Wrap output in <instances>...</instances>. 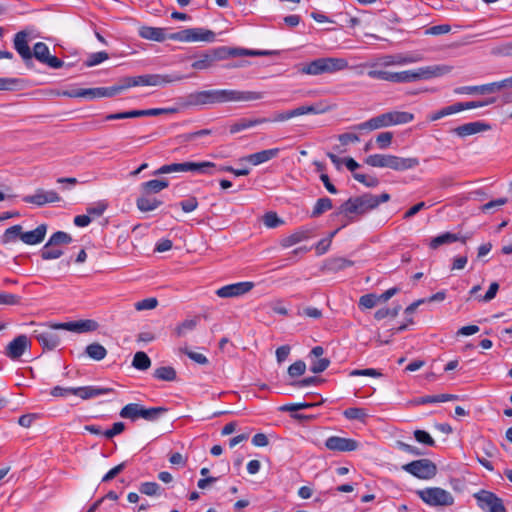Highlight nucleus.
Instances as JSON below:
<instances>
[{
    "mask_svg": "<svg viewBox=\"0 0 512 512\" xmlns=\"http://www.w3.org/2000/svg\"><path fill=\"white\" fill-rule=\"evenodd\" d=\"M264 97L263 92L241 91L235 89H212L194 92L189 95L193 105L223 104L229 102H251Z\"/></svg>",
    "mask_w": 512,
    "mask_h": 512,
    "instance_id": "f257e3e1",
    "label": "nucleus"
},
{
    "mask_svg": "<svg viewBox=\"0 0 512 512\" xmlns=\"http://www.w3.org/2000/svg\"><path fill=\"white\" fill-rule=\"evenodd\" d=\"M138 34L143 39L152 40L156 42H163L167 38L182 42H213L216 36L213 31L204 28H188L179 32L172 33L169 36H167L166 29L151 26L140 27Z\"/></svg>",
    "mask_w": 512,
    "mask_h": 512,
    "instance_id": "f03ea898",
    "label": "nucleus"
},
{
    "mask_svg": "<svg viewBox=\"0 0 512 512\" xmlns=\"http://www.w3.org/2000/svg\"><path fill=\"white\" fill-rule=\"evenodd\" d=\"M327 109L321 107V104L318 105H302L292 110L277 112L274 114L273 118H240L232 125H230L229 131L231 134L238 133L242 130L249 129L251 127L261 125L268 122H283L289 120L293 117L306 115V114H321L326 112Z\"/></svg>",
    "mask_w": 512,
    "mask_h": 512,
    "instance_id": "7ed1b4c3",
    "label": "nucleus"
},
{
    "mask_svg": "<svg viewBox=\"0 0 512 512\" xmlns=\"http://www.w3.org/2000/svg\"><path fill=\"white\" fill-rule=\"evenodd\" d=\"M376 208L377 202L374 199V195L364 193L359 196L350 197L342 203L335 215H343L347 218V223H353L357 220V217H361Z\"/></svg>",
    "mask_w": 512,
    "mask_h": 512,
    "instance_id": "20e7f679",
    "label": "nucleus"
},
{
    "mask_svg": "<svg viewBox=\"0 0 512 512\" xmlns=\"http://www.w3.org/2000/svg\"><path fill=\"white\" fill-rule=\"evenodd\" d=\"M348 68V62L344 58L322 57L309 63L302 64L299 72L308 75H321L335 73Z\"/></svg>",
    "mask_w": 512,
    "mask_h": 512,
    "instance_id": "39448f33",
    "label": "nucleus"
},
{
    "mask_svg": "<svg viewBox=\"0 0 512 512\" xmlns=\"http://www.w3.org/2000/svg\"><path fill=\"white\" fill-rule=\"evenodd\" d=\"M168 411L165 407H150L146 408L138 403H129L125 405L119 415L124 419L136 421L139 418H143L147 421H156L160 416Z\"/></svg>",
    "mask_w": 512,
    "mask_h": 512,
    "instance_id": "423d86ee",
    "label": "nucleus"
},
{
    "mask_svg": "<svg viewBox=\"0 0 512 512\" xmlns=\"http://www.w3.org/2000/svg\"><path fill=\"white\" fill-rule=\"evenodd\" d=\"M416 494L429 506H450L454 503L452 494L440 487H429L417 490Z\"/></svg>",
    "mask_w": 512,
    "mask_h": 512,
    "instance_id": "0eeeda50",
    "label": "nucleus"
},
{
    "mask_svg": "<svg viewBox=\"0 0 512 512\" xmlns=\"http://www.w3.org/2000/svg\"><path fill=\"white\" fill-rule=\"evenodd\" d=\"M402 469L412 476L422 480L434 478L438 471L436 464L427 458L411 461L403 465Z\"/></svg>",
    "mask_w": 512,
    "mask_h": 512,
    "instance_id": "6e6552de",
    "label": "nucleus"
},
{
    "mask_svg": "<svg viewBox=\"0 0 512 512\" xmlns=\"http://www.w3.org/2000/svg\"><path fill=\"white\" fill-rule=\"evenodd\" d=\"M54 324H42L32 333V337L39 342L44 351H52L60 344V336L52 327Z\"/></svg>",
    "mask_w": 512,
    "mask_h": 512,
    "instance_id": "1a4fd4ad",
    "label": "nucleus"
},
{
    "mask_svg": "<svg viewBox=\"0 0 512 512\" xmlns=\"http://www.w3.org/2000/svg\"><path fill=\"white\" fill-rule=\"evenodd\" d=\"M473 496L484 512H506L503 500L491 491L482 489Z\"/></svg>",
    "mask_w": 512,
    "mask_h": 512,
    "instance_id": "9d476101",
    "label": "nucleus"
},
{
    "mask_svg": "<svg viewBox=\"0 0 512 512\" xmlns=\"http://www.w3.org/2000/svg\"><path fill=\"white\" fill-rule=\"evenodd\" d=\"M195 60L191 67L195 70H207L216 65L217 62L224 60L223 48H211L194 56Z\"/></svg>",
    "mask_w": 512,
    "mask_h": 512,
    "instance_id": "9b49d317",
    "label": "nucleus"
},
{
    "mask_svg": "<svg viewBox=\"0 0 512 512\" xmlns=\"http://www.w3.org/2000/svg\"><path fill=\"white\" fill-rule=\"evenodd\" d=\"M181 74H143L134 76L136 86H163L185 79Z\"/></svg>",
    "mask_w": 512,
    "mask_h": 512,
    "instance_id": "f8f14e48",
    "label": "nucleus"
},
{
    "mask_svg": "<svg viewBox=\"0 0 512 512\" xmlns=\"http://www.w3.org/2000/svg\"><path fill=\"white\" fill-rule=\"evenodd\" d=\"M216 164L210 161L174 163L175 172H193L201 175H214Z\"/></svg>",
    "mask_w": 512,
    "mask_h": 512,
    "instance_id": "ddd939ff",
    "label": "nucleus"
},
{
    "mask_svg": "<svg viewBox=\"0 0 512 512\" xmlns=\"http://www.w3.org/2000/svg\"><path fill=\"white\" fill-rule=\"evenodd\" d=\"M52 327L75 333H87L96 331L99 328V324L97 321L92 319H83L78 321L55 323Z\"/></svg>",
    "mask_w": 512,
    "mask_h": 512,
    "instance_id": "4468645a",
    "label": "nucleus"
},
{
    "mask_svg": "<svg viewBox=\"0 0 512 512\" xmlns=\"http://www.w3.org/2000/svg\"><path fill=\"white\" fill-rule=\"evenodd\" d=\"M14 48L23 59L25 65L30 68L33 65L32 62V50L28 45V33L26 31H20L14 36Z\"/></svg>",
    "mask_w": 512,
    "mask_h": 512,
    "instance_id": "2eb2a0df",
    "label": "nucleus"
},
{
    "mask_svg": "<svg viewBox=\"0 0 512 512\" xmlns=\"http://www.w3.org/2000/svg\"><path fill=\"white\" fill-rule=\"evenodd\" d=\"M254 287L253 282H238L223 286L216 290V295L220 298L239 297L248 293Z\"/></svg>",
    "mask_w": 512,
    "mask_h": 512,
    "instance_id": "dca6fc26",
    "label": "nucleus"
},
{
    "mask_svg": "<svg viewBox=\"0 0 512 512\" xmlns=\"http://www.w3.org/2000/svg\"><path fill=\"white\" fill-rule=\"evenodd\" d=\"M325 446L331 451L350 452L358 449L359 443L351 438L330 436L326 439Z\"/></svg>",
    "mask_w": 512,
    "mask_h": 512,
    "instance_id": "f3484780",
    "label": "nucleus"
},
{
    "mask_svg": "<svg viewBox=\"0 0 512 512\" xmlns=\"http://www.w3.org/2000/svg\"><path fill=\"white\" fill-rule=\"evenodd\" d=\"M61 197L53 190L46 191L44 189H37L33 195L23 197L25 203L34 204L36 206H43L47 203L59 202Z\"/></svg>",
    "mask_w": 512,
    "mask_h": 512,
    "instance_id": "a211bd4d",
    "label": "nucleus"
},
{
    "mask_svg": "<svg viewBox=\"0 0 512 512\" xmlns=\"http://www.w3.org/2000/svg\"><path fill=\"white\" fill-rule=\"evenodd\" d=\"M413 71L414 82L418 80H428L435 77L443 76L451 71V67L446 65H432L420 67Z\"/></svg>",
    "mask_w": 512,
    "mask_h": 512,
    "instance_id": "6ab92c4d",
    "label": "nucleus"
},
{
    "mask_svg": "<svg viewBox=\"0 0 512 512\" xmlns=\"http://www.w3.org/2000/svg\"><path fill=\"white\" fill-rule=\"evenodd\" d=\"M29 346L28 337L24 334L18 335L7 345L5 355L12 360L19 359Z\"/></svg>",
    "mask_w": 512,
    "mask_h": 512,
    "instance_id": "aec40b11",
    "label": "nucleus"
},
{
    "mask_svg": "<svg viewBox=\"0 0 512 512\" xmlns=\"http://www.w3.org/2000/svg\"><path fill=\"white\" fill-rule=\"evenodd\" d=\"M75 392L76 396L80 397L83 400H89L102 395L116 394V391L113 388L99 386L76 387Z\"/></svg>",
    "mask_w": 512,
    "mask_h": 512,
    "instance_id": "412c9836",
    "label": "nucleus"
},
{
    "mask_svg": "<svg viewBox=\"0 0 512 512\" xmlns=\"http://www.w3.org/2000/svg\"><path fill=\"white\" fill-rule=\"evenodd\" d=\"M491 126L487 123L476 121V122H469L465 123L463 125H460L452 130L453 133H455L459 137H466L473 134H477L483 131L490 130Z\"/></svg>",
    "mask_w": 512,
    "mask_h": 512,
    "instance_id": "4be33fe9",
    "label": "nucleus"
},
{
    "mask_svg": "<svg viewBox=\"0 0 512 512\" xmlns=\"http://www.w3.org/2000/svg\"><path fill=\"white\" fill-rule=\"evenodd\" d=\"M280 152L279 148H272L267 150H262L253 154H249L243 157L241 160L249 162L250 164L257 166L262 163H265L273 158H276Z\"/></svg>",
    "mask_w": 512,
    "mask_h": 512,
    "instance_id": "5701e85b",
    "label": "nucleus"
},
{
    "mask_svg": "<svg viewBox=\"0 0 512 512\" xmlns=\"http://www.w3.org/2000/svg\"><path fill=\"white\" fill-rule=\"evenodd\" d=\"M224 50V60L230 57H240V56H268L275 54L274 51L268 50H251L244 48H228L225 46H221Z\"/></svg>",
    "mask_w": 512,
    "mask_h": 512,
    "instance_id": "b1692460",
    "label": "nucleus"
},
{
    "mask_svg": "<svg viewBox=\"0 0 512 512\" xmlns=\"http://www.w3.org/2000/svg\"><path fill=\"white\" fill-rule=\"evenodd\" d=\"M162 204L163 202L154 195L142 192H140V195L136 199V207L138 210L145 213L156 210Z\"/></svg>",
    "mask_w": 512,
    "mask_h": 512,
    "instance_id": "393cba45",
    "label": "nucleus"
},
{
    "mask_svg": "<svg viewBox=\"0 0 512 512\" xmlns=\"http://www.w3.org/2000/svg\"><path fill=\"white\" fill-rule=\"evenodd\" d=\"M419 165V159L416 157H399L396 155H391L390 159V169L395 171H405L409 169H413Z\"/></svg>",
    "mask_w": 512,
    "mask_h": 512,
    "instance_id": "a878e982",
    "label": "nucleus"
},
{
    "mask_svg": "<svg viewBox=\"0 0 512 512\" xmlns=\"http://www.w3.org/2000/svg\"><path fill=\"white\" fill-rule=\"evenodd\" d=\"M47 225L41 224L32 231L23 232L21 234V241L27 245H36L41 243L46 235Z\"/></svg>",
    "mask_w": 512,
    "mask_h": 512,
    "instance_id": "bb28decb",
    "label": "nucleus"
},
{
    "mask_svg": "<svg viewBox=\"0 0 512 512\" xmlns=\"http://www.w3.org/2000/svg\"><path fill=\"white\" fill-rule=\"evenodd\" d=\"M353 265H354V262L345 257H332L325 261L323 270L331 272V273H338V272H340L348 267H351Z\"/></svg>",
    "mask_w": 512,
    "mask_h": 512,
    "instance_id": "cd10ccee",
    "label": "nucleus"
},
{
    "mask_svg": "<svg viewBox=\"0 0 512 512\" xmlns=\"http://www.w3.org/2000/svg\"><path fill=\"white\" fill-rule=\"evenodd\" d=\"M169 186L167 179H152L140 184L139 190L145 194H157Z\"/></svg>",
    "mask_w": 512,
    "mask_h": 512,
    "instance_id": "c85d7f7f",
    "label": "nucleus"
},
{
    "mask_svg": "<svg viewBox=\"0 0 512 512\" xmlns=\"http://www.w3.org/2000/svg\"><path fill=\"white\" fill-rule=\"evenodd\" d=\"M311 236V231L309 229H299L292 233L289 236H286L280 240V245L283 248L291 247L297 243H300L304 240L309 239Z\"/></svg>",
    "mask_w": 512,
    "mask_h": 512,
    "instance_id": "c756f323",
    "label": "nucleus"
},
{
    "mask_svg": "<svg viewBox=\"0 0 512 512\" xmlns=\"http://www.w3.org/2000/svg\"><path fill=\"white\" fill-rule=\"evenodd\" d=\"M460 239V235L451 232H445L430 239L428 245L431 249H438L442 245L454 243Z\"/></svg>",
    "mask_w": 512,
    "mask_h": 512,
    "instance_id": "7c9ffc66",
    "label": "nucleus"
},
{
    "mask_svg": "<svg viewBox=\"0 0 512 512\" xmlns=\"http://www.w3.org/2000/svg\"><path fill=\"white\" fill-rule=\"evenodd\" d=\"M390 126L407 124L414 120V114L405 111L386 112Z\"/></svg>",
    "mask_w": 512,
    "mask_h": 512,
    "instance_id": "2f4dec72",
    "label": "nucleus"
},
{
    "mask_svg": "<svg viewBox=\"0 0 512 512\" xmlns=\"http://www.w3.org/2000/svg\"><path fill=\"white\" fill-rule=\"evenodd\" d=\"M390 154H372L365 159V163L371 167L389 168Z\"/></svg>",
    "mask_w": 512,
    "mask_h": 512,
    "instance_id": "473e14b6",
    "label": "nucleus"
},
{
    "mask_svg": "<svg viewBox=\"0 0 512 512\" xmlns=\"http://www.w3.org/2000/svg\"><path fill=\"white\" fill-rule=\"evenodd\" d=\"M367 75L371 79L397 83L398 72H391L382 69H371L367 72Z\"/></svg>",
    "mask_w": 512,
    "mask_h": 512,
    "instance_id": "72a5a7b5",
    "label": "nucleus"
},
{
    "mask_svg": "<svg viewBox=\"0 0 512 512\" xmlns=\"http://www.w3.org/2000/svg\"><path fill=\"white\" fill-rule=\"evenodd\" d=\"M85 353L91 359H93L95 361H101L106 357L107 350L103 345L95 342V343L89 344L86 347Z\"/></svg>",
    "mask_w": 512,
    "mask_h": 512,
    "instance_id": "f704fd0d",
    "label": "nucleus"
},
{
    "mask_svg": "<svg viewBox=\"0 0 512 512\" xmlns=\"http://www.w3.org/2000/svg\"><path fill=\"white\" fill-rule=\"evenodd\" d=\"M153 376L158 380L171 382L176 380L177 373L171 366H162L155 369Z\"/></svg>",
    "mask_w": 512,
    "mask_h": 512,
    "instance_id": "c9c22d12",
    "label": "nucleus"
},
{
    "mask_svg": "<svg viewBox=\"0 0 512 512\" xmlns=\"http://www.w3.org/2000/svg\"><path fill=\"white\" fill-rule=\"evenodd\" d=\"M332 207H333V203L330 198H328V197L319 198L313 207L311 217L317 218V217L321 216L323 213H325L326 211L332 209Z\"/></svg>",
    "mask_w": 512,
    "mask_h": 512,
    "instance_id": "e433bc0d",
    "label": "nucleus"
},
{
    "mask_svg": "<svg viewBox=\"0 0 512 512\" xmlns=\"http://www.w3.org/2000/svg\"><path fill=\"white\" fill-rule=\"evenodd\" d=\"M343 415L348 420H358L362 423H365L368 417L367 410L359 407L347 408L344 410Z\"/></svg>",
    "mask_w": 512,
    "mask_h": 512,
    "instance_id": "4c0bfd02",
    "label": "nucleus"
},
{
    "mask_svg": "<svg viewBox=\"0 0 512 512\" xmlns=\"http://www.w3.org/2000/svg\"><path fill=\"white\" fill-rule=\"evenodd\" d=\"M132 366L138 370L145 371L151 366V360L145 352L139 351L133 357Z\"/></svg>",
    "mask_w": 512,
    "mask_h": 512,
    "instance_id": "58836bf2",
    "label": "nucleus"
},
{
    "mask_svg": "<svg viewBox=\"0 0 512 512\" xmlns=\"http://www.w3.org/2000/svg\"><path fill=\"white\" fill-rule=\"evenodd\" d=\"M377 66L380 67H390V66H401L400 61V53L385 55L378 59V61L371 65L373 69H376Z\"/></svg>",
    "mask_w": 512,
    "mask_h": 512,
    "instance_id": "ea45409f",
    "label": "nucleus"
},
{
    "mask_svg": "<svg viewBox=\"0 0 512 512\" xmlns=\"http://www.w3.org/2000/svg\"><path fill=\"white\" fill-rule=\"evenodd\" d=\"M72 242V237L70 234L63 232V231H57L53 233L49 240H48V246H59V245H67Z\"/></svg>",
    "mask_w": 512,
    "mask_h": 512,
    "instance_id": "a19ab883",
    "label": "nucleus"
},
{
    "mask_svg": "<svg viewBox=\"0 0 512 512\" xmlns=\"http://www.w3.org/2000/svg\"><path fill=\"white\" fill-rule=\"evenodd\" d=\"M63 253V250L58 248V246H48V243H46L40 251V255L43 260L58 259L63 255Z\"/></svg>",
    "mask_w": 512,
    "mask_h": 512,
    "instance_id": "79ce46f5",
    "label": "nucleus"
},
{
    "mask_svg": "<svg viewBox=\"0 0 512 512\" xmlns=\"http://www.w3.org/2000/svg\"><path fill=\"white\" fill-rule=\"evenodd\" d=\"M139 492L147 496H158L163 490L156 482H143L139 485Z\"/></svg>",
    "mask_w": 512,
    "mask_h": 512,
    "instance_id": "37998d69",
    "label": "nucleus"
},
{
    "mask_svg": "<svg viewBox=\"0 0 512 512\" xmlns=\"http://www.w3.org/2000/svg\"><path fill=\"white\" fill-rule=\"evenodd\" d=\"M21 234H23L21 225L11 226L5 230L2 241L3 243L15 242L17 238L21 239Z\"/></svg>",
    "mask_w": 512,
    "mask_h": 512,
    "instance_id": "c03bdc74",
    "label": "nucleus"
},
{
    "mask_svg": "<svg viewBox=\"0 0 512 512\" xmlns=\"http://www.w3.org/2000/svg\"><path fill=\"white\" fill-rule=\"evenodd\" d=\"M50 55L48 46L43 42H37L32 51V57H35L38 61H43Z\"/></svg>",
    "mask_w": 512,
    "mask_h": 512,
    "instance_id": "a18cd8bd",
    "label": "nucleus"
},
{
    "mask_svg": "<svg viewBox=\"0 0 512 512\" xmlns=\"http://www.w3.org/2000/svg\"><path fill=\"white\" fill-rule=\"evenodd\" d=\"M330 365V360L328 358H312L310 371L314 374L322 373L325 371Z\"/></svg>",
    "mask_w": 512,
    "mask_h": 512,
    "instance_id": "49530a36",
    "label": "nucleus"
},
{
    "mask_svg": "<svg viewBox=\"0 0 512 512\" xmlns=\"http://www.w3.org/2000/svg\"><path fill=\"white\" fill-rule=\"evenodd\" d=\"M109 58V55L105 51H100L96 53H92L88 56V58L84 62L85 67H93L96 66L103 61L107 60Z\"/></svg>",
    "mask_w": 512,
    "mask_h": 512,
    "instance_id": "de8ad7c7",
    "label": "nucleus"
},
{
    "mask_svg": "<svg viewBox=\"0 0 512 512\" xmlns=\"http://www.w3.org/2000/svg\"><path fill=\"white\" fill-rule=\"evenodd\" d=\"M197 319H186L182 323H180L176 329L175 333L178 337L184 336L188 331H192L197 325Z\"/></svg>",
    "mask_w": 512,
    "mask_h": 512,
    "instance_id": "09e8293b",
    "label": "nucleus"
},
{
    "mask_svg": "<svg viewBox=\"0 0 512 512\" xmlns=\"http://www.w3.org/2000/svg\"><path fill=\"white\" fill-rule=\"evenodd\" d=\"M353 178L356 181L365 185L366 187H370V188H374V187L378 186V184H379V180L375 176H368V175L361 174V173H353Z\"/></svg>",
    "mask_w": 512,
    "mask_h": 512,
    "instance_id": "8fccbe9b",
    "label": "nucleus"
},
{
    "mask_svg": "<svg viewBox=\"0 0 512 512\" xmlns=\"http://www.w3.org/2000/svg\"><path fill=\"white\" fill-rule=\"evenodd\" d=\"M401 309V306L400 305H397L396 307L390 309V308H381V309H378L375 314H374V317L376 320H382V319H385L386 317L390 316L392 318L396 317L399 313Z\"/></svg>",
    "mask_w": 512,
    "mask_h": 512,
    "instance_id": "3c124183",
    "label": "nucleus"
},
{
    "mask_svg": "<svg viewBox=\"0 0 512 512\" xmlns=\"http://www.w3.org/2000/svg\"><path fill=\"white\" fill-rule=\"evenodd\" d=\"M414 437L419 443L425 444L427 446L434 447L436 445L435 440L425 430H415Z\"/></svg>",
    "mask_w": 512,
    "mask_h": 512,
    "instance_id": "603ef678",
    "label": "nucleus"
},
{
    "mask_svg": "<svg viewBox=\"0 0 512 512\" xmlns=\"http://www.w3.org/2000/svg\"><path fill=\"white\" fill-rule=\"evenodd\" d=\"M158 305V300L154 297L145 298L143 300H140L134 304V307L137 311L142 310H151L156 308Z\"/></svg>",
    "mask_w": 512,
    "mask_h": 512,
    "instance_id": "864d4df0",
    "label": "nucleus"
},
{
    "mask_svg": "<svg viewBox=\"0 0 512 512\" xmlns=\"http://www.w3.org/2000/svg\"><path fill=\"white\" fill-rule=\"evenodd\" d=\"M263 223L268 228H276L283 223V220L280 219L275 212H267L263 216Z\"/></svg>",
    "mask_w": 512,
    "mask_h": 512,
    "instance_id": "5fc2aeb1",
    "label": "nucleus"
},
{
    "mask_svg": "<svg viewBox=\"0 0 512 512\" xmlns=\"http://www.w3.org/2000/svg\"><path fill=\"white\" fill-rule=\"evenodd\" d=\"M377 303H379L378 295L372 293L361 296L359 300V306L366 309L375 307Z\"/></svg>",
    "mask_w": 512,
    "mask_h": 512,
    "instance_id": "6e6d98bb",
    "label": "nucleus"
},
{
    "mask_svg": "<svg viewBox=\"0 0 512 512\" xmlns=\"http://www.w3.org/2000/svg\"><path fill=\"white\" fill-rule=\"evenodd\" d=\"M423 60V55L417 52L400 53L401 66L417 63Z\"/></svg>",
    "mask_w": 512,
    "mask_h": 512,
    "instance_id": "4d7b16f0",
    "label": "nucleus"
},
{
    "mask_svg": "<svg viewBox=\"0 0 512 512\" xmlns=\"http://www.w3.org/2000/svg\"><path fill=\"white\" fill-rule=\"evenodd\" d=\"M306 371V364L302 360H298L291 364L288 368V374L294 378L303 375Z\"/></svg>",
    "mask_w": 512,
    "mask_h": 512,
    "instance_id": "13d9d810",
    "label": "nucleus"
},
{
    "mask_svg": "<svg viewBox=\"0 0 512 512\" xmlns=\"http://www.w3.org/2000/svg\"><path fill=\"white\" fill-rule=\"evenodd\" d=\"M78 98L93 100L100 98L99 87L96 88H77Z\"/></svg>",
    "mask_w": 512,
    "mask_h": 512,
    "instance_id": "bf43d9fd",
    "label": "nucleus"
},
{
    "mask_svg": "<svg viewBox=\"0 0 512 512\" xmlns=\"http://www.w3.org/2000/svg\"><path fill=\"white\" fill-rule=\"evenodd\" d=\"M482 107L480 101L457 102L452 104L454 114L467 109Z\"/></svg>",
    "mask_w": 512,
    "mask_h": 512,
    "instance_id": "052dcab7",
    "label": "nucleus"
},
{
    "mask_svg": "<svg viewBox=\"0 0 512 512\" xmlns=\"http://www.w3.org/2000/svg\"><path fill=\"white\" fill-rule=\"evenodd\" d=\"M21 297L12 293L0 292V305H18Z\"/></svg>",
    "mask_w": 512,
    "mask_h": 512,
    "instance_id": "680f3d73",
    "label": "nucleus"
},
{
    "mask_svg": "<svg viewBox=\"0 0 512 512\" xmlns=\"http://www.w3.org/2000/svg\"><path fill=\"white\" fill-rule=\"evenodd\" d=\"M393 139V133L392 132H382L377 135L376 137V143L380 149H385L391 145Z\"/></svg>",
    "mask_w": 512,
    "mask_h": 512,
    "instance_id": "e2e57ef3",
    "label": "nucleus"
},
{
    "mask_svg": "<svg viewBox=\"0 0 512 512\" xmlns=\"http://www.w3.org/2000/svg\"><path fill=\"white\" fill-rule=\"evenodd\" d=\"M76 387L64 388L61 386H55L51 389L50 394L54 397H66L68 395H76Z\"/></svg>",
    "mask_w": 512,
    "mask_h": 512,
    "instance_id": "0e129e2a",
    "label": "nucleus"
},
{
    "mask_svg": "<svg viewBox=\"0 0 512 512\" xmlns=\"http://www.w3.org/2000/svg\"><path fill=\"white\" fill-rule=\"evenodd\" d=\"M181 209L185 212V213H189V212H192L194 210L197 209L198 207V200L196 197L194 196H191L185 200H182L180 203H179Z\"/></svg>",
    "mask_w": 512,
    "mask_h": 512,
    "instance_id": "69168bd1",
    "label": "nucleus"
},
{
    "mask_svg": "<svg viewBox=\"0 0 512 512\" xmlns=\"http://www.w3.org/2000/svg\"><path fill=\"white\" fill-rule=\"evenodd\" d=\"M373 129L390 127L386 112L371 118Z\"/></svg>",
    "mask_w": 512,
    "mask_h": 512,
    "instance_id": "338daca9",
    "label": "nucleus"
},
{
    "mask_svg": "<svg viewBox=\"0 0 512 512\" xmlns=\"http://www.w3.org/2000/svg\"><path fill=\"white\" fill-rule=\"evenodd\" d=\"M126 468V462H122L119 465L110 469L102 478V482H109L119 475Z\"/></svg>",
    "mask_w": 512,
    "mask_h": 512,
    "instance_id": "774afa93",
    "label": "nucleus"
}]
</instances>
